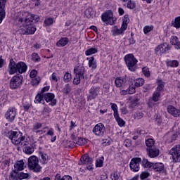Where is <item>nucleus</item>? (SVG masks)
Instances as JSON below:
<instances>
[{"label":"nucleus","instance_id":"obj_57","mask_svg":"<svg viewBox=\"0 0 180 180\" xmlns=\"http://www.w3.org/2000/svg\"><path fill=\"white\" fill-rule=\"evenodd\" d=\"M143 92L144 94L148 92L149 91H151V84H146L143 86V89H142Z\"/></svg>","mask_w":180,"mask_h":180},{"label":"nucleus","instance_id":"obj_56","mask_svg":"<svg viewBox=\"0 0 180 180\" xmlns=\"http://www.w3.org/2000/svg\"><path fill=\"white\" fill-rule=\"evenodd\" d=\"M81 79H82V77L75 75L73 79V85H79L81 84Z\"/></svg>","mask_w":180,"mask_h":180},{"label":"nucleus","instance_id":"obj_45","mask_svg":"<svg viewBox=\"0 0 180 180\" xmlns=\"http://www.w3.org/2000/svg\"><path fill=\"white\" fill-rule=\"evenodd\" d=\"M41 81V78L39 76H37V77H33L31 81V85H32V86H37L39 84H40Z\"/></svg>","mask_w":180,"mask_h":180},{"label":"nucleus","instance_id":"obj_21","mask_svg":"<svg viewBox=\"0 0 180 180\" xmlns=\"http://www.w3.org/2000/svg\"><path fill=\"white\" fill-rule=\"evenodd\" d=\"M86 60L88 61V67L93 71L98 68V62L95 59V56L87 57Z\"/></svg>","mask_w":180,"mask_h":180},{"label":"nucleus","instance_id":"obj_22","mask_svg":"<svg viewBox=\"0 0 180 180\" xmlns=\"http://www.w3.org/2000/svg\"><path fill=\"white\" fill-rule=\"evenodd\" d=\"M11 178H13V179H15V180L27 179V178H29V174L23 173V172H20V174L11 173Z\"/></svg>","mask_w":180,"mask_h":180},{"label":"nucleus","instance_id":"obj_4","mask_svg":"<svg viewBox=\"0 0 180 180\" xmlns=\"http://www.w3.org/2000/svg\"><path fill=\"white\" fill-rule=\"evenodd\" d=\"M124 61L129 71L135 72L136 70H137V63H139V60H137L136 56L133 53H128L124 56Z\"/></svg>","mask_w":180,"mask_h":180},{"label":"nucleus","instance_id":"obj_29","mask_svg":"<svg viewBox=\"0 0 180 180\" xmlns=\"http://www.w3.org/2000/svg\"><path fill=\"white\" fill-rule=\"evenodd\" d=\"M141 165L143 167V168L150 169L153 168V163L148 161V159L143 158L141 162Z\"/></svg>","mask_w":180,"mask_h":180},{"label":"nucleus","instance_id":"obj_3","mask_svg":"<svg viewBox=\"0 0 180 180\" xmlns=\"http://www.w3.org/2000/svg\"><path fill=\"white\" fill-rule=\"evenodd\" d=\"M6 137L11 140L12 144L13 146H16V147L19 146L23 141H25V139L26 137L25 135H23V133L20 131H13L10 130L8 131L7 133H6Z\"/></svg>","mask_w":180,"mask_h":180},{"label":"nucleus","instance_id":"obj_48","mask_svg":"<svg viewBox=\"0 0 180 180\" xmlns=\"http://www.w3.org/2000/svg\"><path fill=\"white\" fill-rule=\"evenodd\" d=\"M120 178V173H119L117 170L111 172L110 174L111 180H119Z\"/></svg>","mask_w":180,"mask_h":180},{"label":"nucleus","instance_id":"obj_11","mask_svg":"<svg viewBox=\"0 0 180 180\" xmlns=\"http://www.w3.org/2000/svg\"><path fill=\"white\" fill-rule=\"evenodd\" d=\"M18 113V109L15 107H9L5 113V117L9 123H13Z\"/></svg>","mask_w":180,"mask_h":180},{"label":"nucleus","instance_id":"obj_44","mask_svg":"<svg viewBox=\"0 0 180 180\" xmlns=\"http://www.w3.org/2000/svg\"><path fill=\"white\" fill-rule=\"evenodd\" d=\"M32 57V61H34V63H40L41 58H40V56H39V53L34 52L31 55Z\"/></svg>","mask_w":180,"mask_h":180},{"label":"nucleus","instance_id":"obj_32","mask_svg":"<svg viewBox=\"0 0 180 180\" xmlns=\"http://www.w3.org/2000/svg\"><path fill=\"white\" fill-rule=\"evenodd\" d=\"M152 168L155 172H161V171H164L165 169L164 164L160 162L155 164L153 163Z\"/></svg>","mask_w":180,"mask_h":180},{"label":"nucleus","instance_id":"obj_31","mask_svg":"<svg viewBox=\"0 0 180 180\" xmlns=\"http://www.w3.org/2000/svg\"><path fill=\"white\" fill-rule=\"evenodd\" d=\"M145 83H146V80H144V79L141 77H139L134 79V86L135 89L143 86V85H144Z\"/></svg>","mask_w":180,"mask_h":180},{"label":"nucleus","instance_id":"obj_14","mask_svg":"<svg viewBox=\"0 0 180 180\" xmlns=\"http://www.w3.org/2000/svg\"><path fill=\"white\" fill-rule=\"evenodd\" d=\"M99 92H101V87L96 86H92L89 90V95L87 96V101H94V99H96L98 95H99Z\"/></svg>","mask_w":180,"mask_h":180},{"label":"nucleus","instance_id":"obj_53","mask_svg":"<svg viewBox=\"0 0 180 180\" xmlns=\"http://www.w3.org/2000/svg\"><path fill=\"white\" fill-rule=\"evenodd\" d=\"M123 33H124V32L122 30H121V28H114L112 30V36H119V34H123Z\"/></svg>","mask_w":180,"mask_h":180},{"label":"nucleus","instance_id":"obj_63","mask_svg":"<svg viewBox=\"0 0 180 180\" xmlns=\"http://www.w3.org/2000/svg\"><path fill=\"white\" fill-rule=\"evenodd\" d=\"M147 104L148 108H154V106H155V101H153V99L150 98Z\"/></svg>","mask_w":180,"mask_h":180},{"label":"nucleus","instance_id":"obj_38","mask_svg":"<svg viewBox=\"0 0 180 180\" xmlns=\"http://www.w3.org/2000/svg\"><path fill=\"white\" fill-rule=\"evenodd\" d=\"M114 117L120 127H123L126 124V122L119 116V114L114 115Z\"/></svg>","mask_w":180,"mask_h":180},{"label":"nucleus","instance_id":"obj_15","mask_svg":"<svg viewBox=\"0 0 180 180\" xmlns=\"http://www.w3.org/2000/svg\"><path fill=\"white\" fill-rule=\"evenodd\" d=\"M102 22H108V25H113L115 23V20L113 18V13L111 11H106L103 13L101 15Z\"/></svg>","mask_w":180,"mask_h":180},{"label":"nucleus","instance_id":"obj_37","mask_svg":"<svg viewBox=\"0 0 180 180\" xmlns=\"http://www.w3.org/2000/svg\"><path fill=\"white\" fill-rule=\"evenodd\" d=\"M40 155V159L39 161L42 165H45V164H47L49 162V160H47V155L43 152H39Z\"/></svg>","mask_w":180,"mask_h":180},{"label":"nucleus","instance_id":"obj_34","mask_svg":"<svg viewBox=\"0 0 180 180\" xmlns=\"http://www.w3.org/2000/svg\"><path fill=\"white\" fill-rule=\"evenodd\" d=\"M171 27L175 29H180V16H177L171 22Z\"/></svg>","mask_w":180,"mask_h":180},{"label":"nucleus","instance_id":"obj_33","mask_svg":"<svg viewBox=\"0 0 180 180\" xmlns=\"http://www.w3.org/2000/svg\"><path fill=\"white\" fill-rule=\"evenodd\" d=\"M45 136H51V142L54 143L57 140V136L54 134V129L51 128L46 134Z\"/></svg>","mask_w":180,"mask_h":180},{"label":"nucleus","instance_id":"obj_13","mask_svg":"<svg viewBox=\"0 0 180 180\" xmlns=\"http://www.w3.org/2000/svg\"><path fill=\"white\" fill-rule=\"evenodd\" d=\"M141 158H133L129 162V168L132 172H139L140 171V164Z\"/></svg>","mask_w":180,"mask_h":180},{"label":"nucleus","instance_id":"obj_40","mask_svg":"<svg viewBox=\"0 0 180 180\" xmlns=\"http://www.w3.org/2000/svg\"><path fill=\"white\" fill-rule=\"evenodd\" d=\"M98 53V49L97 48H89L85 51V56H93V54H96Z\"/></svg>","mask_w":180,"mask_h":180},{"label":"nucleus","instance_id":"obj_60","mask_svg":"<svg viewBox=\"0 0 180 180\" xmlns=\"http://www.w3.org/2000/svg\"><path fill=\"white\" fill-rule=\"evenodd\" d=\"M22 108L25 112H29V109H30V103L25 102L22 103Z\"/></svg>","mask_w":180,"mask_h":180},{"label":"nucleus","instance_id":"obj_24","mask_svg":"<svg viewBox=\"0 0 180 180\" xmlns=\"http://www.w3.org/2000/svg\"><path fill=\"white\" fill-rule=\"evenodd\" d=\"M170 44L172 46H174L176 50H180V41L178 37H176V35L171 36Z\"/></svg>","mask_w":180,"mask_h":180},{"label":"nucleus","instance_id":"obj_36","mask_svg":"<svg viewBox=\"0 0 180 180\" xmlns=\"http://www.w3.org/2000/svg\"><path fill=\"white\" fill-rule=\"evenodd\" d=\"M54 180H72V176L70 175H64L61 176V174L58 173L55 175Z\"/></svg>","mask_w":180,"mask_h":180},{"label":"nucleus","instance_id":"obj_47","mask_svg":"<svg viewBox=\"0 0 180 180\" xmlns=\"http://www.w3.org/2000/svg\"><path fill=\"white\" fill-rule=\"evenodd\" d=\"M103 161H105V158L103 156L97 159L96 160V168H102V167H103Z\"/></svg>","mask_w":180,"mask_h":180},{"label":"nucleus","instance_id":"obj_42","mask_svg":"<svg viewBox=\"0 0 180 180\" xmlns=\"http://www.w3.org/2000/svg\"><path fill=\"white\" fill-rule=\"evenodd\" d=\"M54 23V18L51 17L46 18L44 20V27H47L49 26H51Z\"/></svg>","mask_w":180,"mask_h":180},{"label":"nucleus","instance_id":"obj_10","mask_svg":"<svg viewBox=\"0 0 180 180\" xmlns=\"http://www.w3.org/2000/svg\"><path fill=\"white\" fill-rule=\"evenodd\" d=\"M171 47L172 46L169 45V44L163 42L155 48V54L157 56H158V54H166L167 51H169V50H171Z\"/></svg>","mask_w":180,"mask_h":180},{"label":"nucleus","instance_id":"obj_39","mask_svg":"<svg viewBox=\"0 0 180 180\" xmlns=\"http://www.w3.org/2000/svg\"><path fill=\"white\" fill-rule=\"evenodd\" d=\"M167 67H171L172 68H176L179 66V62L176 60H169L166 63Z\"/></svg>","mask_w":180,"mask_h":180},{"label":"nucleus","instance_id":"obj_41","mask_svg":"<svg viewBox=\"0 0 180 180\" xmlns=\"http://www.w3.org/2000/svg\"><path fill=\"white\" fill-rule=\"evenodd\" d=\"M122 2H127V8L128 9H134L136 8V2L131 0H120Z\"/></svg>","mask_w":180,"mask_h":180},{"label":"nucleus","instance_id":"obj_16","mask_svg":"<svg viewBox=\"0 0 180 180\" xmlns=\"http://www.w3.org/2000/svg\"><path fill=\"white\" fill-rule=\"evenodd\" d=\"M133 94H136V87H134L133 83L131 84H127V83L125 89H123L120 91V95L123 96L126 95H133Z\"/></svg>","mask_w":180,"mask_h":180},{"label":"nucleus","instance_id":"obj_17","mask_svg":"<svg viewBox=\"0 0 180 180\" xmlns=\"http://www.w3.org/2000/svg\"><path fill=\"white\" fill-rule=\"evenodd\" d=\"M44 101L46 103H49V106H56L57 105V99H56V95L53 93H46L44 94Z\"/></svg>","mask_w":180,"mask_h":180},{"label":"nucleus","instance_id":"obj_6","mask_svg":"<svg viewBox=\"0 0 180 180\" xmlns=\"http://www.w3.org/2000/svg\"><path fill=\"white\" fill-rule=\"evenodd\" d=\"M27 165L29 169L32 171V172L37 174L41 172V166L39 165V158L37 156H30L27 160Z\"/></svg>","mask_w":180,"mask_h":180},{"label":"nucleus","instance_id":"obj_7","mask_svg":"<svg viewBox=\"0 0 180 180\" xmlns=\"http://www.w3.org/2000/svg\"><path fill=\"white\" fill-rule=\"evenodd\" d=\"M94 160L92 158L89 157V155L88 153H85L79 159V161L78 162L79 165H86V169L88 171H92L94 169Z\"/></svg>","mask_w":180,"mask_h":180},{"label":"nucleus","instance_id":"obj_26","mask_svg":"<svg viewBox=\"0 0 180 180\" xmlns=\"http://www.w3.org/2000/svg\"><path fill=\"white\" fill-rule=\"evenodd\" d=\"M36 145L34 143L31 144L30 146H25L23 148V151L27 155H30L34 153V148Z\"/></svg>","mask_w":180,"mask_h":180},{"label":"nucleus","instance_id":"obj_62","mask_svg":"<svg viewBox=\"0 0 180 180\" xmlns=\"http://www.w3.org/2000/svg\"><path fill=\"white\" fill-rule=\"evenodd\" d=\"M30 77L31 79L37 77V70H31V72H30Z\"/></svg>","mask_w":180,"mask_h":180},{"label":"nucleus","instance_id":"obj_46","mask_svg":"<svg viewBox=\"0 0 180 180\" xmlns=\"http://www.w3.org/2000/svg\"><path fill=\"white\" fill-rule=\"evenodd\" d=\"M72 79V75H71V73L68 72H65L63 75V82H65V84L70 82Z\"/></svg>","mask_w":180,"mask_h":180},{"label":"nucleus","instance_id":"obj_12","mask_svg":"<svg viewBox=\"0 0 180 180\" xmlns=\"http://www.w3.org/2000/svg\"><path fill=\"white\" fill-rule=\"evenodd\" d=\"M92 131L97 137H103V136H105V133L106 132L105 124L101 122L98 123L94 126Z\"/></svg>","mask_w":180,"mask_h":180},{"label":"nucleus","instance_id":"obj_52","mask_svg":"<svg viewBox=\"0 0 180 180\" xmlns=\"http://www.w3.org/2000/svg\"><path fill=\"white\" fill-rule=\"evenodd\" d=\"M142 72L146 78H150V77L151 76V72H150V69H148V68L147 67H144L142 68Z\"/></svg>","mask_w":180,"mask_h":180},{"label":"nucleus","instance_id":"obj_18","mask_svg":"<svg viewBox=\"0 0 180 180\" xmlns=\"http://www.w3.org/2000/svg\"><path fill=\"white\" fill-rule=\"evenodd\" d=\"M71 140H72L74 144H77V146H85V144L88 143V139L82 137H78L75 136V134H72L70 136Z\"/></svg>","mask_w":180,"mask_h":180},{"label":"nucleus","instance_id":"obj_28","mask_svg":"<svg viewBox=\"0 0 180 180\" xmlns=\"http://www.w3.org/2000/svg\"><path fill=\"white\" fill-rule=\"evenodd\" d=\"M68 43H70V39H68V37H61L60 40L56 43V46L65 47Z\"/></svg>","mask_w":180,"mask_h":180},{"label":"nucleus","instance_id":"obj_25","mask_svg":"<svg viewBox=\"0 0 180 180\" xmlns=\"http://www.w3.org/2000/svg\"><path fill=\"white\" fill-rule=\"evenodd\" d=\"M74 73L76 76L80 77L84 79L85 77L84 74L85 73V68L84 66H77L74 68Z\"/></svg>","mask_w":180,"mask_h":180},{"label":"nucleus","instance_id":"obj_27","mask_svg":"<svg viewBox=\"0 0 180 180\" xmlns=\"http://www.w3.org/2000/svg\"><path fill=\"white\" fill-rule=\"evenodd\" d=\"M34 102L36 104L42 103V105H46V102H44V94L38 93L34 98Z\"/></svg>","mask_w":180,"mask_h":180},{"label":"nucleus","instance_id":"obj_54","mask_svg":"<svg viewBox=\"0 0 180 180\" xmlns=\"http://www.w3.org/2000/svg\"><path fill=\"white\" fill-rule=\"evenodd\" d=\"M110 105H111L112 110L114 112V116L119 115V112H117V105L115 103H110Z\"/></svg>","mask_w":180,"mask_h":180},{"label":"nucleus","instance_id":"obj_9","mask_svg":"<svg viewBox=\"0 0 180 180\" xmlns=\"http://www.w3.org/2000/svg\"><path fill=\"white\" fill-rule=\"evenodd\" d=\"M169 154L172 155L173 162H180V145H175L169 150Z\"/></svg>","mask_w":180,"mask_h":180},{"label":"nucleus","instance_id":"obj_20","mask_svg":"<svg viewBox=\"0 0 180 180\" xmlns=\"http://www.w3.org/2000/svg\"><path fill=\"white\" fill-rule=\"evenodd\" d=\"M146 152L149 158H155L160 155V149L155 146L146 148Z\"/></svg>","mask_w":180,"mask_h":180},{"label":"nucleus","instance_id":"obj_8","mask_svg":"<svg viewBox=\"0 0 180 180\" xmlns=\"http://www.w3.org/2000/svg\"><path fill=\"white\" fill-rule=\"evenodd\" d=\"M127 81H130V76L126 75L124 76H120L115 78V85L116 88H122V89H125Z\"/></svg>","mask_w":180,"mask_h":180},{"label":"nucleus","instance_id":"obj_30","mask_svg":"<svg viewBox=\"0 0 180 180\" xmlns=\"http://www.w3.org/2000/svg\"><path fill=\"white\" fill-rule=\"evenodd\" d=\"M158 86L155 89L156 92L161 94L162 91H164V88H165V82L162 81V79H158L157 80Z\"/></svg>","mask_w":180,"mask_h":180},{"label":"nucleus","instance_id":"obj_1","mask_svg":"<svg viewBox=\"0 0 180 180\" xmlns=\"http://www.w3.org/2000/svg\"><path fill=\"white\" fill-rule=\"evenodd\" d=\"M40 18L37 15L32 14L29 12H20L17 14L15 23L18 27L17 33L25 36V34H34L36 27L34 23H37Z\"/></svg>","mask_w":180,"mask_h":180},{"label":"nucleus","instance_id":"obj_61","mask_svg":"<svg viewBox=\"0 0 180 180\" xmlns=\"http://www.w3.org/2000/svg\"><path fill=\"white\" fill-rule=\"evenodd\" d=\"M136 134H139L140 136H144V134H146V130L143 129H141V127L137 128L136 129Z\"/></svg>","mask_w":180,"mask_h":180},{"label":"nucleus","instance_id":"obj_2","mask_svg":"<svg viewBox=\"0 0 180 180\" xmlns=\"http://www.w3.org/2000/svg\"><path fill=\"white\" fill-rule=\"evenodd\" d=\"M8 70L9 75H13L15 74H25L27 71V65L23 61L15 62L13 58L10 59L8 65Z\"/></svg>","mask_w":180,"mask_h":180},{"label":"nucleus","instance_id":"obj_55","mask_svg":"<svg viewBox=\"0 0 180 180\" xmlns=\"http://www.w3.org/2000/svg\"><path fill=\"white\" fill-rule=\"evenodd\" d=\"M63 94H65V95H68V94L71 92V86H70V84H65V87L63 89Z\"/></svg>","mask_w":180,"mask_h":180},{"label":"nucleus","instance_id":"obj_35","mask_svg":"<svg viewBox=\"0 0 180 180\" xmlns=\"http://www.w3.org/2000/svg\"><path fill=\"white\" fill-rule=\"evenodd\" d=\"M94 13H95L94 8H92V7H89L84 11V18L89 19L94 16Z\"/></svg>","mask_w":180,"mask_h":180},{"label":"nucleus","instance_id":"obj_5","mask_svg":"<svg viewBox=\"0 0 180 180\" xmlns=\"http://www.w3.org/2000/svg\"><path fill=\"white\" fill-rule=\"evenodd\" d=\"M23 84V75L17 74L13 76L8 83V86L12 91L20 89Z\"/></svg>","mask_w":180,"mask_h":180},{"label":"nucleus","instance_id":"obj_58","mask_svg":"<svg viewBox=\"0 0 180 180\" xmlns=\"http://www.w3.org/2000/svg\"><path fill=\"white\" fill-rule=\"evenodd\" d=\"M5 5H6V0H0V12H6Z\"/></svg>","mask_w":180,"mask_h":180},{"label":"nucleus","instance_id":"obj_49","mask_svg":"<svg viewBox=\"0 0 180 180\" xmlns=\"http://www.w3.org/2000/svg\"><path fill=\"white\" fill-rule=\"evenodd\" d=\"M160 98H161V93H158V91H154L150 99H153L154 102H158L160 101Z\"/></svg>","mask_w":180,"mask_h":180},{"label":"nucleus","instance_id":"obj_50","mask_svg":"<svg viewBox=\"0 0 180 180\" xmlns=\"http://www.w3.org/2000/svg\"><path fill=\"white\" fill-rule=\"evenodd\" d=\"M41 126H43V124L40 122H36L32 126V131L34 133H37V131H39V129H41Z\"/></svg>","mask_w":180,"mask_h":180},{"label":"nucleus","instance_id":"obj_23","mask_svg":"<svg viewBox=\"0 0 180 180\" xmlns=\"http://www.w3.org/2000/svg\"><path fill=\"white\" fill-rule=\"evenodd\" d=\"M167 110L169 115L174 116V117H179L180 115V110L176 109L174 105H168L167 108Z\"/></svg>","mask_w":180,"mask_h":180},{"label":"nucleus","instance_id":"obj_19","mask_svg":"<svg viewBox=\"0 0 180 180\" xmlns=\"http://www.w3.org/2000/svg\"><path fill=\"white\" fill-rule=\"evenodd\" d=\"M25 169V162L23 160H17L14 164V169L13 170V174H19V172Z\"/></svg>","mask_w":180,"mask_h":180},{"label":"nucleus","instance_id":"obj_59","mask_svg":"<svg viewBox=\"0 0 180 180\" xmlns=\"http://www.w3.org/2000/svg\"><path fill=\"white\" fill-rule=\"evenodd\" d=\"M50 81L51 82H58V79L57 78V74L56 72L52 73Z\"/></svg>","mask_w":180,"mask_h":180},{"label":"nucleus","instance_id":"obj_51","mask_svg":"<svg viewBox=\"0 0 180 180\" xmlns=\"http://www.w3.org/2000/svg\"><path fill=\"white\" fill-rule=\"evenodd\" d=\"M152 30H154V25H146L143 27L144 34H148V33H150Z\"/></svg>","mask_w":180,"mask_h":180},{"label":"nucleus","instance_id":"obj_64","mask_svg":"<svg viewBox=\"0 0 180 180\" xmlns=\"http://www.w3.org/2000/svg\"><path fill=\"white\" fill-rule=\"evenodd\" d=\"M122 23H125L127 25H129L130 23V19L129 18V15H124L123 19H122Z\"/></svg>","mask_w":180,"mask_h":180},{"label":"nucleus","instance_id":"obj_43","mask_svg":"<svg viewBox=\"0 0 180 180\" xmlns=\"http://www.w3.org/2000/svg\"><path fill=\"white\" fill-rule=\"evenodd\" d=\"M145 143L147 147L146 148H153L155 147L154 146V144H155V141H154L153 139H148L146 140Z\"/></svg>","mask_w":180,"mask_h":180}]
</instances>
